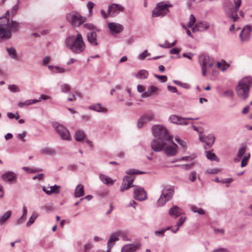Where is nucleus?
Returning <instances> with one entry per match:
<instances>
[{"instance_id": "63", "label": "nucleus", "mask_w": 252, "mask_h": 252, "mask_svg": "<svg viewBox=\"0 0 252 252\" xmlns=\"http://www.w3.org/2000/svg\"><path fill=\"white\" fill-rule=\"evenodd\" d=\"M194 55V54L192 53L189 52V53H184L183 54V56L185 58H187L189 60H191L192 57Z\"/></svg>"}, {"instance_id": "16", "label": "nucleus", "mask_w": 252, "mask_h": 252, "mask_svg": "<svg viewBox=\"0 0 252 252\" xmlns=\"http://www.w3.org/2000/svg\"><path fill=\"white\" fill-rule=\"evenodd\" d=\"M169 121L173 124L179 125H188V123L184 118L177 115H172L169 118Z\"/></svg>"}, {"instance_id": "19", "label": "nucleus", "mask_w": 252, "mask_h": 252, "mask_svg": "<svg viewBox=\"0 0 252 252\" xmlns=\"http://www.w3.org/2000/svg\"><path fill=\"white\" fill-rule=\"evenodd\" d=\"M87 40L89 43L94 46H97L98 42H97V34L94 31L89 32L87 35Z\"/></svg>"}, {"instance_id": "40", "label": "nucleus", "mask_w": 252, "mask_h": 252, "mask_svg": "<svg viewBox=\"0 0 252 252\" xmlns=\"http://www.w3.org/2000/svg\"><path fill=\"white\" fill-rule=\"evenodd\" d=\"M66 71V69L64 68L63 67L59 66H55L54 67V69L53 73H63Z\"/></svg>"}, {"instance_id": "18", "label": "nucleus", "mask_w": 252, "mask_h": 252, "mask_svg": "<svg viewBox=\"0 0 252 252\" xmlns=\"http://www.w3.org/2000/svg\"><path fill=\"white\" fill-rule=\"evenodd\" d=\"M2 179L5 182H16L17 175L12 171H7L2 175Z\"/></svg>"}, {"instance_id": "50", "label": "nucleus", "mask_w": 252, "mask_h": 252, "mask_svg": "<svg viewBox=\"0 0 252 252\" xmlns=\"http://www.w3.org/2000/svg\"><path fill=\"white\" fill-rule=\"evenodd\" d=\"M18 8H19L18 3H17L15 5L13 6V7H12V8L11 10V14L12 16H14L16 14Z\"/></svg>"}, {"instance_id": "34", "label": "nucleus", "mask_w": 252, "mask_h": 252, "mask_svg": "<svg viewBox=\"0 0 252 252\" xmlns=\"http://www.w3.org/2000/svg\"><path fill=\"white\" fill-rule=\"evenodd\" d=\"M148 76V72L145 70H141L136 74V77L138 79H146Z\"/></svg>"}, {"instance_id": "29", "label": "nucleus", "mask_w": 252, "mask_h": 252, "mask_svg": "<svg viewBox=\"0 0 252 252\" xmlns=\"http://www.w3.org/2000/svg\"><path fill=\"white\" fill-rule=\"evenodd\" d=\"M99 177L100 180L104 184L112 185L114 184V181L112 180L111 178L108 176L100 174L99 175Z\"/></svg>"}, {"instance_id": "49", "label": "nucleus", "mask_w": 252, "mask_h": 252, "mask_svg": "<svg viewBox=\"0 0 252 252\" xmlns=\"http://www.w3.org/2000/svg\"><path fill=\"white\" fill-rule=\"evenodd\" d=\"M194 164L193 163H190V164H181V168L185 169V170H189L191 169L193 166Z\"/></svg>"}, {"instance_id": "7", "label": "nucleus", "mask_w": 252, "mask_h": 252, "mask_svg": "<svg viewBox=\"0 0 252 252\" xmlns=\"http://www.w3.org/2000/svg\"><path fill=\"white\" fill-rule=\"evenodd\" d=\"M66 21L73 27H78L85 22L87 18L82 16L81 14L76 11H71L66 14Z\"/></svg>"}, {"instance_id": "12", "label": "nucleus", "mask_w": 252, "mask_h": 252, "mask_svg": "<svg viewBox=\"0 0 252 252\" xmlns=\"http://www.w3.org/2000/svg\"><path fill=\"white\" fill-rule=\"evenodd\" d=\"M252 31V27L249 25H246L241 31L239 36L241 40L243 42H248L251 38V32Z\"/></svg>"}, {"instance_id": "41", "label": "nucleus", "mask_w": 252, "mask_h": 252, "mask_svg": "<svg viewBox=\"0 0 252 252\" xmlns=\"http://www.w3.org/2000/svg\"><path fill=\"white\" fill-rule=\"evenodd\" d=\"M246 152V148L245 147H241L239 149L237 153V157L239 158H242Z\"/></svg>"}, {"instance_id": "14", "label": "nucleus", "mask_w": 252, "mask_h": 252, "mask_svg": "<svg viewBox=\"0 0 252 252\" xmlns=\"http://www.w3.org/2000/svg\"><path fill=\"white\" fill-rule=\"evenodd\" d=\"M121 231H117L111 234L107 243V251H109L114 245V243L119 240L120 235H121Z\"/></svg>"}, {"instance_id": "62", "label": "nucleus", "mask_w": 252, "mask_h": 252, "mask_svg": "<svg viewBox=\"0 0 252 252\" xmlns=\"http://www.w3.org/2000/svg\"><path fill=\"white\" fill-rule=\"evenodd\" d=\"M44 174L42 173L41 174H38L37 175L33 176L32 177L33 180H36V179H38L39 180H42L44 177Z\"/></svg>"}, {"instance_id": "45", "label": "nucleus", "mask_w": 252, "mask_h": 252, "mask_svg": "<svg viewBox=\"0 0 252 252\" xmlns=\"http://www.w3.org/2000/svg\"><path fill=\"white\" fill-rule=\"evenodd\" d=\"M70 90V86L67 84H63L61 86V90L63 93H68Z\"/></svg>"}, {"instance_id": "42", "label": "nucleus", "mask_w": 252, "mask_h": 252, "mask_svg": "<svg viewBox=\"0 0 252 252\" xmlns=\"http://www.w3.org/2000/svg\"><path fill=\"white\" fill-rule=\"evenodd\" d=\"M196 22V19L193 14H191L189 16V21L188 24L189 28H191Z\"/></svg>"}, {"instance_id": "31", "label": "nucleus", "mask_w": 252, "mask_h": 252, "mask_svg": "<svg viewBox=\"0 0 252 252\" xmlns=\"http://www.w3.org/2000/svg\"><path fill=\"white\" fill-rule=\"evenodd\" d=\"M85 137L84 132L80 130L76 131L74 135V138L77 141H82Z\"/></svg>"}, {"instance_id": "21", "label": "nucleus", "mask_w": 252, "mask_h": 252, "mask_svg": "<svg viewBox=\"0 0 252 252\" xmlns=\"http://www.w3.org/2000/svg\"><path fill=\"white\" fill-rule=\"evenodd\" d=\"M28 214L27 207L24 206L22 209V215L19 219H17L14 223L16 225H19L23 224L26 220Z\"/></svg>"}, {"instance_id": "53", "label": "nucleus", "mask_w": 252, "mask_h": 252, "mask_svg": "<svg viewBox=\"0 0 252 252\" xmlns=\"http://www.w3.org/2000/svg\"><path fill=\"white\" fill-rule=\"evenodd\" d=\"M165 232V230H163V229H162L160 230L155 231V234L158 236L163 237L164 235Z\"/></svg>"}, {"instance_id": "24", "label": "nucleus", "mask_w": 252, "mask_h": 252, "mask_svg": "<svg viewBox=\"0 0 252 252\" xmlns=\"http://www.w3.org/2000/svg\"><path fill=\"white\" fill-rule=\"evenodd\" d=\"M89 109L97 112L106 113L107 112V109L102 107L99 103L90 105Z\"/></svg>"}, {"instance_id": "33", "label": "nucleus", "mask_w": 252, "mask_h": 252, "mask_svg": "<svg viewBox=\"0 0 252 252\" xmlns=\"http://www.w3.org/2000/svg\"><path fill=\"white\" fill-rule=\"evenodd\" d=\"M40 153L46 155H53L55 154V151L50 148H44L41 149Z\"/></svg>"}, {"instance_id": "30", "label": "nucleus", "mask_w": 252, "mask_h": 252, "mask_svg": "<svg viewBox=\"0 0 252 252\" xmlns=\"http://www.w3.org/2000/svg\"><path fill=\"white\" fill-rule=\"evenodd\" d=\"M205 155L206 158L210 160H215L217 161H219V158H218L217 156L215 153H212L211 151H206L205 152Z\"/></svg>"}, {"instance_id": "58", "label": "nucleus", "mask_w": 252, "mask_h": 252, "mask_svg": "<svg viewBox=\"0 0 252 252\" xmlns=\"http://www.w3.org/2000/svg\"><path fill=\"white\" fill-rule=\"evenodd\" d=\"M219 169L215 168L212 169H208L206 171V173L208 174H215L219 172Z\"/></svg>"}, {"instance_id": "32", "label": "nucleus", "mask_w": 252, "mask_h": 252, "mask_svg": "<svg viewBox=\"0 0 252 252\" xmlns=\"http://www.w3.org/2000/svg\"><path fill=\"white\" fill-rule=\"evenodd\" d=\"M61 187L57 185H55L50 187V190L47 192L48 195H51L52 193L58 194L60 192V189Z\"/></svg>"}, {"instance_id": "9", "label": "nucleus", "mask_w": 252, "mask_h": 252, "mask_svg": "<svg viewBox=\"0 0 252 252\" xmlns=\"http://www.w3.org/2000/svg\"><path fill=\"white\" fill-rule=\"evenodd\" d=\"M53 127L62 140L70 141L71 137L68 129L57 122L53 123Z\"/></svg>"}, {"instance_id": "27", "label": "nucleus", "mask_w": 252, "mask_h": 252, "mask_svg": "<svg viewBox=\"0 0 252 252\" xmlns=\"http://www.w3.org/2000/svg\"><path fill=\"white\" fill-rule=\"evenodd\" d=\"M84 195V187L82 185H78L76 186L75 189L74 196L75 197H80Z\"/></svg>"}, {"instance_id": "6", "label": "nucleus", "mask_w": 252, "mask_h": 252, "mask_svg": "<svg viewBox=\"0 0 252 252\" xmlns=\"http://www.w3.org/2000/svg\"><path fill=\"white\" fill-rule=\"evenodd\" d=\"M235 5V8L230 0H227L225 2V11L227 16L233 22H236L238 19L237 12L239 11V7L241 5V0H233Z\"/></svg>"}, {"instance_id": "25", "label": "nucleus", "mask_w": 252, "mask_h": 252, "mask_svg": "<svg viewBox=\"0 0 252 252\" xmlns=\"http://www.w3.org/2000/svg\"><path fill=\"white\" fill-rule=\"evenodd\" d=\"M210 24L206 22L198 23L192 29L193 32L196 31H202L203 29H207L209 28Z\"/></svg>"}, {"instance_id": "2", "label": "nucleus", "mask_w": 252, "mask_h": 252, "mask_svg": "<svg viewBox=\"0 0 252 252\" xmlns=\"http://www.w3.org/2000/svg\"><path fill=\"white\" fill-rule=\"evenodd\" d=\"M22 23L9 19L6 16L0 18V40H7L12 36V32H17Z\"/></svg>"}, {"instance_id": "37", "label": "nucleus", "mask_w": 252, "mask_h": 252, "mask_svg": "<svg viewBox=\"0 0 252 252\" xmlns=\"http://www.w3.org/2000/svg\"><path fill=\"white\" fill-rule=\"evenodd\" d=\"M191 210L194 213H197L200 215H204L205 211L201 208H196L195 206H192L191 207Z\"/></svg>"}, {"instance_id": "38", "label": "nucleus", "mask_w": 252, "mask_h": 252, "mask_svg": "<svg viewBox=\"0 0 252 252\" xmlns=\"http://www.w3.org/2000/svg\"><path fill=\"white\" fill-rule=\"evenodd\" d=\"M175 141L178 142V143L181 146V147L184 150H185L187 148V143L180 139L179 138H178V137H176L175 138Z\"/></svg>"}, {"instance_id": "1", "label": "nucleus", "mask_w": 252, "mask_h": 252, "mask_svg": "<svg viewBox=\"0 0 252 252\" xmlns=\"http://www.w3.org/2000/svg\"><path fill=\"white\" fill-rule=\"evenodd\" d=\"M152 132L155 137L151 143L152 149L156 152L162 151L168 156H174L177 153V145L172 141L173 136L168 134L166 128L162 125H155L152 128Z\"/></svg>"}, {"instance_id": "39", "label": "nucleus", "mask_w": 252, "mask_h": 252, "mask_svg": "<svg viewBox=\"0 0 252 252\" xmlns=\"http://www.w3.org/2000/svg\"><path fill=\"white\" fill-rule=\"evenodd\" d=\"M126 173L128 175H132L134 174H144L145 172L143 171H140L139 170H135L132 169H129L126 170Z\"/></svg>"}, {"instance_id": "3", "label": "nucleus", "mask_w": 252, "mask_h": 252, "mask_svg": "<svg viewBox=\"0 0 252 252\" xmlns=\"http://www.w3.org/2000/svg\"><path fill=\"white\" fill-rule=\"evenodd\" d=\"M64 43L66 47L74 54H82L86 49V44L81 33H78L74 38L68 36Z\"/></svg>"}, {"instance_id": "64", "label": "nucleus", "mask_w": 252, "mask_h": 252, "mask_svg": "<svg viewBox=\"0 0 252 252\" xmlns=\"http://www.w3.org/2000/svg\"><path fill=\"white\" fill-rule=\"evenodd\" d=\"M213 252H229L228 250L225 248H219L214 250Z\"/></svg>"}, {"instance_id": "17", "label": "nucleus", "mask_w": 252, "mask_h": 252, "mask_svg": "<svg viewBox=\"0 0 252 252\" xmlns=\"http://www.w3.org/2000/svg\"><path fill=\"white\" fill-rule=\"evenodd\" d=\"M154 115L152 114L144 115L141 117L138 120L137 126L138 128H141L144 124L153 120Z\"/></svg>"}, {"instance_id": "23", "label": "nucleus", "mask_w": 252, "mask_h": 252, "mask_svg": "<svg viewBox=\"0 0 252 252\" xmlns=\"http://www.w3.org/2000/svg\"><path fill=\"white\" fill-rule=\"evenodd\" d=\"M181 214V209L176 205H174L169 210V214L175 218L179 217Z\"/></svg>"}, {"instance_id": "5", "label": "nucleus", "mask_w": 252, "mask_h": 252, "mask_svg": "<svg viewBox=\"0 0 252 252\" xmlns=\"http://www.w3.org/2000/svg\"><path fill=\"white\" fill-rule=\"evenodd\" d=\"M252 86V77L249 76L242 79L236 87L238 96L243 100L246 101L249 96Z\"/></svg>"}, {"instance_id": "46", "label": "nucleus", "mask_w": 252, "mask_h": 252, "mask_svg": "<svg viewBox=\"0 0 252 252\" xmlns=\"http://www.w3.org/2000/svg\"><path fill=\"white\" fill-rule=\"evenodd\" d=\"M149 53H148L147 50H144L142 53L138 56V59L140 60H144L147 56H148Z\"/></svg>"}, {"instance_id": "22", "label": "nucleus", "mask_w": 252, "mask_h": 252, "mask_svg": "<svg viewBox=\"0 0 252 252\" xmlns=\"http://www.w3.org/2000/svg\"><path fill=\"white\" fill-rule=\"evenodd\" d=\"M210 59L208 55L201 54L198 57V62L201 67H207V63H209Z\"/></svg>"}, {"instance_id": "8", "label": "nucleus", "mask_w": 252, "mask_h": 252, "mask_svg": "<svg viewBox=\"0 0 252 252\" xmlns=\"http://www.w3.org/2000/svg\"><path fill=\"white\" fill-rule=\"evenodd\" d=\"M174 193L173 189L170 186L165 187L162 191L161 194L157 202L159 207L163 206L172 197Z\"/></svg>"}, {"instance_id": "61", "label": "nucleus", "mask_w": 252, "mask_h": 252, "mask_svg": "<svg viewBox=\"0 0 252 252\" xmlns=\"http://www.w3.org/2000/svg\"><path fill=\"white\" fill-rule=\"evenodd\" d=\"M168 91L172 93H177V89L175 87L168 85L167 86Z\"/></svg>"}, {"instance_id": "11", "label": "nucleus", "mask_w": 252, "mask_h": 252, "mask_svg": "<svg viewBox=\"0 0 252 252\" xmlns=\"http://www.w3.org/2000/svg\"><path fill=\"white\" fill-rule=\"evenodd\" d=\"M199 140L202 142L205 143L204 148L207 149L211 148L213 145L215 140V137L212 134L208 135H200Z\"/></svg>"}, {"instance_id": "28", "label": "nucleus", "mask_w": 252, "mask_h": 252, "mask_svg": "<svg viewBox=\"0 0 252 252\" xmlns=\"http://www.w3.org/2000/svg\"><path fill=\"white\" fill-rule=\"evenodd\" d=\"M11 216V212L8 211L5 212L0 217V224H4L10 218Z\"/></svg>"}, {"instance_id": "13", "label": "nucleus", "mask_w": 252, "mask_h": 252, "mask_svg": "<svg viewBox=\"0 0 252 252\" xmlns=\"http://www.w3.org/2000/svg\"><path fill=\"white\" fill-rule=\"evenodd\" d=\"M108 27L113 35L119 34L123 30V27L121 24L114 22L108 23Z\"/></svg>"}, {"instance_id": "51", "label": "nucleus", "mask_w": 252, "mask_h": 252, "mask_svg": "<svg viewBox=\"0 0 252 252\" xmlns=\"http://www.w3.org/2000/svg\"><path fill=\"white\" fill-rule=\"evenodd\" d=\"M196 178V172L195 171L191 172L189 175V179L191 182H194Z\"/></svg>"}, {"instance_id": "36", "label": "nucleus", "mask_w": 252, "mask_h": 252, "mask_svg": "<svg viewBox=\"0 0 252 252\" xmlns=\"http://www.w3.org/2000/svg\"><path fill=\"white\" fill-rule=\"evenodd\" d=\"M36 101L33 100V99H28V100H26L24 102H19L18 104V106L19 107H22L23 106H29L30 105H32V104L35 103Z\"/></svg>"}, {"instance_id": "59", "label": "nucleus", "mask_w": 252, "mask_h": 252, "mask_svg": "<svg viewBox=\"0 0 252 252\" xmlns=\"http://www.w3.org/2000/svg\"><path fill=\"white\" fill-rule=\"evenodd\" d=\"M121 233L122 234L120 235L119 238H122L124 241H125L130 240L124 232L121 231Z\"/></svg>"}, {"instance_id": "48", "label": "nucleus", "mask_w": 252, "mask_h": 252, "mask_svg": "<svg viewBox=\"0 0 252 252\" xmlns=\"http://www.w3.org/2000/svg\"><path fill=\"white\" fill-rule=\"evenodd\" d=\"M27 133L26 131H24L21 133H19L17 135V138L23 142H25V138L26 136Z\"/></svg>"}, {"instance_id": "26", "label": "nucleus", "mask_w": 252, "mask_h": 252, "mask_svg": "<svg viewBox=\"0 0 252 252\" xmlns=\"http://www.w3.org/2000/svg\"><path fill=\"white\" fill-rule=\"evenodd\" d=\"M6 50L9 57L13 60L17 61L18 60V54L15 48L13 47H6Z\"/></svg>"}, {"instance_id": "15", "label": "nucleus", "mask_w": 252, "mask_h": 252, "mask_svg": "<svg viewBox=\"0 0 252 252\" xmlns=\"http://www.w3.org/2000/svg\"><path fill=\"white\" fill-rule=\"evenodd\" d=\"M124 8L120 4L112 3L109 6L108 13L111 15H114L120 12L123 11Z\"/></svg>"}, {"instance_id": "10", "label": "nucleus", "mask_w": 252, "mask_h": 252, "mask_svg": "<svg viewBox=\"0 0 252 252\" xmlns=\"http://www.w3.org/2000/svg\"><path fill=\"white\" fill-rule=\"evenodd\" d=\"M171 6L172 5L167 4L164 2L158 3L152 11V16L163 17L165 16L169 12L168 8Z\"/></svg>"}, {"instance_id": "55", "label": "nucleus", "mask_w": 252, "mask_h": 252, "mask_svg": "<svg viewBox=\"0 0 252 252\" xmlns=\"http://www.w3.org/2000/svg\"><path fill=\"white\" fill-rule=\"evenodd\" d=\"M223 94L226 96H230L232 97L234 95L233 92L231 90H228L223 93Z\"/></svg>"}, {"instance_id": "44", "label": "nucleus", "mask_w": 252, "mask_h": 252, "mask_svg": "<svg viewBox=\"0 0 252 252\" xmlns=\"http://www.w3.org/2000/svg\"><path fill=\"white\" fill-rule=\"evenodd\" d=\"M154 76L156 78L159 79L160 81L162 83L166 82L167 79V77L165 75H159L155 74H154Z\"/></svg>"}, {"instance_id": "57", "label": "nucleus", "mask_w": 252, "mask_h": 252, "mask_svg": "<svg viewBox=\"0 0 252 252\" xmlns=\"http://www.w3.org/2000/svg\"><path fill=\"white\" fill-rule=\"evenodd\" d=\"M94 4L92 1H89L87 4V8L89 9V13H91L92 12V10L94 7Z\"/></svg>"}, {"instance_id": "43", "label": "nucleus", "mask_w": 252, "mask_h": 252, "mask_svg": "<svg viewBox=\"0 0 252 252\" xmlns=\"http://www.w3.org/2000/svg\"><path fill=\"white\" fill-rule=\"evenodd\" d=\"M8 89L12 93L19 92L20 91L19 87L15 85H9Z\"/></svg>"}, {"instance_id": "56", "label": "nucleus", "mask_w": 252, "mask_h": 252, "mask_svg": "<svg viewBox=\"0 0 252 252\" xmlns=\"http://www.w3.org/2000/svg\"><path fill=\"white\" fill-rule=\"evenodd\" d=\"M185 220H186V218L185 217H181L180 218L179 221L177 223V226L178 227L181 226L184 223V222L185 221Z\"/></svg>"}, {"instance_id": "60", "label": "nucleus", "mask_w": 252, "mask_h": 252, "mask_svg": "<svg viewBox=\"0 0 252 252\" xmlns=\"http://www.w3.org/2000/svg\"><path fill=\"white\" fill-rule=\"evenodd\" d=\"M50 61V57L49 56H46L44 58L42 64L43 66H46L47 63L49 62Z\"/></svg>"}, {"instance_id": "52", "label": "nucleus", "mask_w": 252, "mask_h": 252, "mask_svg": "<svg viewBox=\"0 0 252 252\" xmlns=\"http://www.w3.org/2000/svg\"><path fill=\"white\" fill-rule=\"evenodd\" d=\"M84 28L88 30H94L95 28V26L92 23H86L84 24Z\"/></svg>"}, {"instance_id": "47", "label": "nucleus", "mask_w": 252, "mask_h": 252, "mask_svg": "<svg viewBox=\"0 0 252 252\" xmlns=\"http://www.w3.org/2000/svg\"><path fill=\"white\" fill-rule=\"evenodd\" d=\"M158 90V87L154 86H151L148 89L147 91L148 92V93H149L150 95H152L153 93L156 92Z\"/></svg>"}, {"instance_id": "20", "label": "nucleus", "mask_w": 252, "mask_h": 252, "mask_svg": "<svg viewBox=\"0 0 252 252\" xmlns=\"http://www.w3.org/2000/svg\"><path fill=\"white\" fill-rule=\"evenodd\" d=\"M139 244H129L124 245L121 249V252H134L138 248Z\"/></svg>"}, {"instance_id": "54", "label": "nucleus", "mask_w": 252, "mask_h": 252, "mask_svg": "<svg viewBox=\"0 0 252 252\" xmlns=\"http://www.w3.org/2000/svg\"><path fill=\"white\" fill-rule=\"evenodd\" d=\"M92 247V244L91 243H87L84 245V252H89Z\"/></svg>"}, {"instance_id": "35", "label": "nucleus", "mask_w": 252, "mask_h": 252, "mask_svg": "<svg viewBox=\"0 0 252 252\" xmlns=\"http://www.w3.org/2000/svg\"><path fill=\"white\" fill-rule=\"evenodd\" d=\"M37 216L38 215L37 213H33L31 216L30 217L29 220L27 221L26 223V226L29 227L31 226L32 224L34 223L35 220L37 219Z\"/></svg>"}, {"instance_id": "4", "label": "nucleus", "mask_w": 252, "mask_h": 252, "mask_svg": "<svg viewBox=\"0 0 252 252\" xmlns=\"http://www.w3.org/2000/svg\"><path fill=\"white\" fill-rule=\"evenodd\" d=\"M134 178L132 176H125L123 178V183L120 190L123 192L131 187H134V198L139 201L144 200L147 199L146 192L143 188L133 185Z\"/></svg>"}]
</instances>
